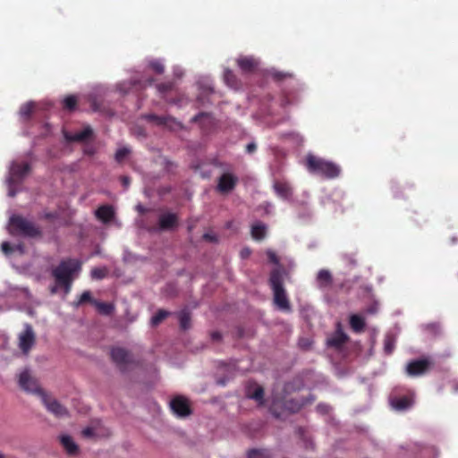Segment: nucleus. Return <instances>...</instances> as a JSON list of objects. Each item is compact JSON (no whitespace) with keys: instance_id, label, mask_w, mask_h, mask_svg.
I'll return each mask as SVG.
<instances>
[{"instance_id":"1","label":"nucleus","mask_w":458,"mask_h":458,"mask_svg":"<svg viewBox=\"0 0 458 458\" xmlns=\"http://www.w3.org/2000/svg\"><path fill=\"white\" fill-rule=\"evenodd\" d=\"M306 167L310 173L326 179H335L341 174V167L337 164L311 154L306 157Z\"/></svg>"},{"instance_id":"2","label":"nucleus","mask_w":458,"mask_h":458,"mask_svg":"<svg viewBox=\"0 0 458 458\" xmlns=\"http://www.w3.org/2000/svg\"><path fill=\"white\" fill-rule=\"evenodd\" d=\"M9 230L13 235L26 238H39L42 231L39 226L20 215H13L9 219Z\"/></svg>"},{"instance_id":"3","label":"nucleus","mask_w":458,"mask_h":458,"mask_svg":"<svg viewBox=\"0 0 458 458\" xmlns=\"http://www.w3.org/2000/svg\"><path fill=\"white\" fill-rule=\"evenodd\" d=\"M81 269V262L75 259H66L55 268L52 269V276L55 284L65 283L66 281H74L75 277Z\"/></svg>"},{"instance_id":"4","label":"nucleus","mask_w":458,"mask_h":458,"mask_svg":"<svg viewBox=\"0 0 458 458\" xmlns=\"http://www.w3.org/2000/svg\"><path fill=\"white\" fill-rule=\"evenodd\" d=\"M283 274L280 269H273L270 273L269 284L274 293V301L281 310H290V303L283 284Z\"/></svg>"},{"instance_id":"5","label":"nucleus","mask_w":458,"mask_h":458,"mask_svg":"<svg viewBox=\"0 0 458 458\" xmlns=\"http://www.w3.org/2000/svg\"><path fill=\"white\" fill-rule=\"evenodd\" d=\"M433 365L434 361L429 356H423L408 362L405 372L408 376L412 377H421L428 373Z\"/></svg>"},{"instance_id":"6","label":"nucleus","mask_w":458,"mask_h":458,"mask_svg":"<svg viewBox=\"0 0 458 458\" xmlns=\"http://www.w3.org/2000/svg\"><path fill=\"white\" fill-rule=\"evenodd\" d=\"M173 413L178 418H185L192 413L190 401L183 395H175L169 403Z\"/></svg>"},{"instance_id":"7","label":"nucleus","mask_w":458,"mask_h":458,"mask_svg":"<svg viewBox=\"0 0 458 458\" xmlns=\"http://www.w3.org/2000/svg\"><path fill=\"white\" fill-rule=\"evenodd\" d=\"M110 355L112 360L123 372L126 371L129 366L134 362L131 353L122 347H113Z\"/></svg>"},{"instance_id":"8","label":"nucleus","mask_w":458,"mask_h":458,"mask_svg":"<svg viewBox=\"0 0 458 458\" xmlns=\"http://www.w3.org/2000/svg\"><path fill=\"white\" fill-rule=\"evenodd\" d=\"M18 383L20 387L28 393L35 394L39 396L45 393L39 386L38 380L30 375L28 369L20 373Z\"/></svg>"},{"instance_id":"9","label":"nucleus","mask_w":458,"mask_h":458,"mask_svg":"<svg viewBox=\"0 0 458 458\" xmlns=\"http://www.w3.org/2000/svg\"><path fill=\"white\" fill-rule=\"evenodd\" d=\"M41 401L47 410L57 418H63L68 415L67 409L62 405L56 399L49 396L47 394H42Z\"/></svg>"},{"instance_id":"10","label":"nucleus","mask_w":458,"mask_h":458,"mask_svg":"<svg viewBox=\"0 0 458 458\" xmlns=\"http://www.w3.org/2000/svg\"><path fill=\"white\" fill-rule=\"evenodd\" d=\"M145 120L156 125L165 127L169 130H175L181 127V123L170 115H157L148 114L143 116Z\"/></svg>"},{"instance_id":"11","label":"nucleus","mask_w":458,"mask_h":458,"mask_svg":"<svg viewBox=\"0 0 458 458\" xmlns=\"http://www.w3.org/2000/svg\"><path fill=\"white\" fill-rule=\"evenodd\" d=\"M30 171V165L29 163H13L10 169L9 183L12 185L14 182H20L22 181L24 176Z\"/></svg>"},{"instance_id":"12","label":"nucleus","mask_w":458,"mask_h":458,"mask_svg":"<svg viewBox=\"0 0 458 458\" xmlns=\"http://www.w3.org/2000/svg\"><path fill=\"white\" fill-rule=\"evenodd\" d=\"M35 341V334L31 327L28 326L19 336V347L24 354H28Z\"/></svg>"},{"instance_id":"13","label":"nucleus","mask_w":458,"mask_h":458,"mask_svg":"<svg viewBox=\"0 0 458 458\" xmlns=\"http://www.w3.org/2000/svg\"><path fill=\"white\" fill-rule=\"evenodd\" d=\"M238 182V178L230 173L223 174L217 183V191L221 193H228L232 191Z\"/></svg>"},{"instance_id":"14","label":"nucleus","mask_w":458,"mask_h":458,"mask_svg":"<svg viewBox=\"0 0 458 458\" xmlns=\"http://www.w3.org/2000/svg\"><path fill=\"white\" fill-rule=\"evenodd\" d=\"M179 218L174 213H165L159 216L158 226L162 231L174 230L178 226Z\"/></svg>"},{"instance_id":"15","label":"nucleus","mask_w":458,"mask_h":458,"mask_svg":"<svg viewBox=\"0 0 458 458\" xmlns=\"http://www.w3.org/2000/svg\"><path fill=\"white\" fill-rule=\"evenodd\" d=\"M93 131L89 126L85 127L81 131L69 133L64 131V137L67 142H83L92 137Z\"/></svg>"},{"instance_id":"16","label":"nucleus","mask_w":458,"mask_h":458,"mask_svg":"<svg viewBox=\"0 0 458 458\" xmlns=\"http://www.w3.org/2000/svg\"><path fill=\"white\" fill-rule=\"evenodd\" d=\"M348 339V335L341 329V325L338 323V327L335 334L327 340V344L335 349H341Z\"/></svg>"},{"instance_id":"17","label":"nucleus","mask_w":458,"mask_h":458,"mask_svg":"<svg viewBox=\"0 0 458 458\" xmlns=\"http://www.w3.org/2000/svg\"><path fill=\"white\" fill-rule=\"evenodd\" d=\"M315 400L314 396L310 395V400H305L303 398L300 400L296 399H289L284 400L283 402V406L285 410L289 411L290 412H297L299 411L306 403H312Z\"/></svg>"},{"instance_id":"18","label":"nucleus","mask_w":458,"mask_h":458,"mask_svg":"<svg viewBox=\"0 0 458 458\" xmlns=\"http://www.w3.org/2000/svg\"><path fill=\"white\" fill-rule=\"evenodd\" d=\"M59 439L62 446L64 447L68 455L74 456L79 454V446L73 441L72 437H70L69 435H61L59 437Z\"/></svg>"},{"instance_id":"19","label":"nucleus","mask_w":458,"mask_h":458,"mask_svg":"<svg viewBox=\"0 0 458 458\" xmlns=\"http://www.w3.org/2000/svg\"><path fill=\"white\" fill-rule=\"evenodd\" d=\"M98 219L102 221L104 224L111 222L114 217V210L110 205L100 206L95 212Z\"/></svg>"},{"instance_id":"20","label":"nucleus","mask_w":458,"mask_h":458,"mask_svg":"<svg viewBox=\"0 0 458 458\" xmlns=\"http://www.w3.org/2000/svg\"><path fill=\"white\" fill-rule=\"evenodd\" d=\"M413 404V399L411 396L403 395L395 397L391 400L392 407L396 411H406L410 409Z\"/></svg>"},{"instance_id":"21","label":"nucleus","mask_w":458,"mask_h":458,"mask_svg":"<svg viewBox=\"0 0 458 458\" xmlns=\"http://www.w3.org/2000/svg\"><path fill=\"white\" fill-rule=\"evenodd\" d=\"M237 64L243 72L250 73L257 69L259 62L251 56H242L237 59Z\"/></svg>"},{"instance_id":"22","label":"nucleus","mask_w":458,"mask_h":458,"mask_svg":"<svg viewBox=\"0 0 458 458\" xmlns=\"http://www.w3.org/2000/svg\"><path fill=\"white\" fill-rule=\"evenodd\" d=\"M317 283L321 289L330 287L333 284V276L330 271L320 269L317 275Z\"/></svg>"},{"instance_id":"23","label":"nucleus","mask_w":458,"mask_h":458,"mask_svg":"<svg viewBox=\"0 0 458 458\" xmlns=\"http://www.w3.org/2000/svg\"><path fill=\"white\" fill-rule=\"evenodd\" d=\"M276 193L283 198L289 199L292 196V188L288 182L277 181L274 183Z\"/></svg>"},{"instance_id":"24","label":"nucleus","mask_w":458,"mask_h":458,"mask_svg":"<svg viewBox=\"0 0 458 458\" xmlns=\"http://www.w3.org/2000/svg\"><path fill=\"white\" fill-rule=\"evenodd\" d=\"M365 319L361 316L353 314L350 317V327L353 332H363L365 329Z\"/></svg>"},{"instance_id":"25","label":"nucleus","mask_w":458,"mask_h":458,"mask_svg":"<svg viewBox=\"0 0 458 458\" xmlns=\"http://www.w3.org/2000/svg\"><path fill=\"white\" fill-rule=\"evenodd\" d=\"M93 305L96 307L99 314L109 316L114 310V305L108 302H102L99 301H93Z\"/></svg>"},{"instance_id":"26","label":"nucleus","mask_w":458,"mask_h":458,"mask_svg":"<svg viewBox=\"0 0 458 458\" xmlns=\"http://www.w3.org/2000/svg\"><path fill=\"white\" fill-rule=\"evenodd\" d=\"M267 226L262 223L254 224L251 226V236L253 239L260 241L266 236Z\"/></svg>"},{"instance_id":"27","label":"nucleus","mask_w":458,"mask_h":458,"mask_svg":"<svg viewBox=\"0 0 458 458\" xmlns=\"http://www.w3.org/2000/svg\"><path fill=\"white\" fill-rule=\"evenodd\" d=\"M247 396L250 399H254L259 402V404H263L264 401V389L260 386H255L254 391H251L250 388L247 391Z\"/></svg>"},{"instance_id":"28","label":"nucleus","mask_w":458,"mask_h":458,"mask_svg":"<svg viewBox=\"0 0 458 458\" xmlns=\"http://www.w3.org/2000/svg\"><path fill=\"white\" fill-rule=\"evenodd\" d=\"M35 110V104L33 102H28L21 106L20 109V114L24 120H29Z\"/></svg>"},{"instance_id":"29","label":"nucleus","mask_w":458,"mask_h":458,"mask_svg":"<svg viewBox=\"0 0 458 458\" xmlns=\"http://www.w3.org/2000/svg\"><path fill=\"white\" fill-rule=\"evenodd\" d=\"M180 327L182 329L186 330L191 326V314L187 310H182L179 313Z\"/></svg>"},{"instance_id":"30","label":"nucleus","mask_w":458,"mask_h":458,"mask_svg":"<svg viewBox=\"0 0 458 458\" xmlns=\"http://www.w3.org/2000/svg\"><path fill=\"white\" fill-rule=\"evenodd\" d=\"M93 301L95 300L92 299L91 293L89 291H85L81 293V295L79 297L77 301H74L72 302V306L74 308H79L80 306L86 302H90L93 304Z\"/></svg>"},{"instance_id":"31","label":"nucleus","mask_w":458,"mask_h":458,"mask_svg":"<svg viewBox=\"0 0 458 458\" xmlns=\"http://www.w3.org/2000/svg\"><path fill=\"white\" fill-rule=\"evenodd\" d=\"M170 312L165 310H158L151 318L152 326H158L164 319L169 316Z\"/></svg>"},{"instance_id":"32","label":"nucleus","mask_w":458,"mask_h":458,"mask_svg":"<svg viewBox=\"0 0 458 458\" xmlns=\"http://www.w3.org/2000/svg\"><path fill=\"white\" fill-rule=\"evenodd\" d=\"M224 79L226 84L232 88H236L238 81L235 74L229 69H226L224 72Z\"/></svg>"},{"instance_id":"33","label":"nucleus","mask_w":458,"mask_h":458,"mask_svg":"<svg viewBox=\"0 0 458 458\" xmlns=\"http://www.w3.org/2000/svg\"><path fill=\"white\" fill-rule=\"evenodd\" d=\"M395 346V339L392 335H386L384 339V351L386 354L389 355L391 354Z\"/></svg>"},{"instance_id":"34","label":"nucleus","mask_w":458,"mask_h":458,"mask_svg":"<svg viewBox=\"0 0 458 458\" xmlns=\"http://www.w3.org/2000/svg\"><path fill=\"white\" fill-rule=\"evenodd\" d=\"M247 458H271V455L267 450L252 449L248 452Z\"/></svg>"},{"instance_id":"35","label":"nucleus","mask_w":458,"mask_h":458,"mask_svg":"<svg viewBox=\"0 0 458 458\" xmlns=\"http://www.w3.org/2000/svg\"><path fill=\"white\" fill-rule=\"evenodd\" d=\"M77 103H78L77 98L73 95H69L64 98V99L63 101V106L64 109L72 111L75 109Z\"/></svg>"},{"instance_id":"36","label":"nucleus","mask_w":458,"mask_h":458,"mask_svg":"<svg viewBox=\"0 0 458 458\" xmlns=\"http://www.w3.org/2000/svg\"><path fill=\"white\" fill-rule=\"evenodd\" d=\"M270 75L272 79L275 80L276 81H283L284 80L291 79L293 77V73L281 71H272L270 72Z\"/></svg>"},{"instance_id":"37","label":"nucleus","mask_w":458,"mask_h":458,"mask_svg":"<svg viewBox=\"0 0 458 458\" xmlns=\"http://www.w3.org/2000/svg\"><path fill=\"white\" fill-rule=\"evenodd\" d=\"M108 274V271L106 267H94L90 271V276L92 279L101 280L105 278Z\"/></svg>"},{"instance_id":"38","label":"nucleus","mask_w":458,"mask_h":458,"mask_svg":"<svg viewBox=\"0 0 458 458\" xmlns=\"http://www.w3.org/2000/svg\"><path fill=\"white\" fill-rule=\"evenodd\" d=\"M174 87V83L172 81L163 82L157 85V89L161 94H165L173 90Z\"/></svg>"},{"instance_id":"39","label":"nucleus","mask_w":458,"mask_h":458,"mask_svg":"<svg viewBox=\"0 0 458 458\" xmlns=\"http://www.w3.org/2000/svg\"><path fill=\"white\" fill-rule=\"evenodd\" d=\"M130 149L127 148H121L115 152V160L118 163L123 161V159L129 155Z\"/></svg>"},{"instance_id":"40","label":"nucleus","mask_w":458,"mask_h":458,"mask_svg":"<svg viewBox=\"0 0 458 458\" xmlns=\"http://www.w3.org/2000/svg\"><path fill=\"white\" fill-rule=\"evenodd\" d=\"M150 67L153 69V71H155L158 74L163 73L165 71L164 65L158 61L151 62Z\"/></svg>"},{"instance_id":"41","label":"nucleus","mask_w":458,"mask_h":458,"mask_svg":"<svg viewBox=\"0 0 458 458\" xmlns=\"http://www.w3.org/2000/svg\"><path fill=\"white\" fill-rule=\"evenodd\" d=\"M1 248L3 252L6 255L13 252V247L8 242H4L1 245Z\"/></svg>"},{"instance_id":"42","label":"nucleus","mask_w":458,"mask_h":458,"mask_svg":"<svg viewBox=\"0 0 458 458\" xmlns=\"http://www.w3.org/2000/svg\"><path fill=\"white\" fill-rule=\"evenodd\" d=\"M73 281H66L65 283L56 284L58 286L64 289L65 294L69 293L72 289Z\"/></svg>"},{"instance_id":"43","label":"nucleus","mask_w":458,"mask_h":458,"mask_svg":"<svg viewBox=\"0 0 458 458\" xmlns=\"http://www.w3.org/2000/svg\"><path fill=\"white\" fill-rule=\"evenodd\" d=\"M81 434L86 438H91L95 436L94 428L91 427H87L82 430Z\"/></svg>"},{"instance_id":"44","label":"nucleus","mask_w":458,"mask_h":458,"mask_svg":"<svg viewBox=\"0 0 458 458\" xmlns=\"http://www.w3.org/2000/svg\"><path fill=\"white\" fill-rule=\"evenodd\" d=\"M267 255L270 262L274 264H277L279 262V259L274 251L268 250Z\"/></svg>"},{"instance_id":"45","label":"nucleus","mask_w":458,"mask_h":458,"mask_svg":"<svg viewBox=\"0 0 458 458\" xmlns=\"http://www.w3.org/2000/svg\"><path fill=\"white\" fill-rule=\"evenodd\" d=\"M317 410H318V411H319L320 413L326 414V413H327V412L329 411L330 407H329L327 404L319 403V404L317 406Z\"/></svg>"},{"instance_id":"46","label":"nucleus","mask_w":458,"mask_h":458,"mask_svg":"<svg viewBox=\"0 0 458 458\" xmlns=\"http://www.w3.org/2000/svg\"><path fill=\"white\" fill-rule=\"evenodd\" d=\"M256 149H257V145L254 142H250V143L247 144V146H246V152L248 154L254 153L256 151Z\"/></svg>"},{"instance_id":"47","label":"nucleus","mask_w":458,"mask_h":458,"mask_svg":"<svg viewBox=\"0 0 458 458\" xmlns=\"http://www.w3.org/2000/svg\"><path fill=\"white\" fill-rule=\"evenodd\" d=\"M278 404V402L277 401H274L273 403L271 404L269 410L271 411V413L275 416V417H279L280 414L276 411V406Z\"/></svg>"},{"instance_id":"48","label":"nucleus","mask_w":458,"mask_h":458,"mask_svg":"<svg viewBox=\"0 0 458 458\" xmlns=\"http://www.w3.org/2000/svg\"><path fill=\"white\" fill-rule=\"evenodd\" d=\"M211 338L213 341H220L222 338V335L218 331H215L211 333Z\"/></svg>"},{"instance_id":"49","label":"nucleus","mask_w":458,"mask_h":458,"mask_svg":"<svg viewBox=\"0 0 458 458\" xmlns=\"http://www.w3.org/2000/svg\"><path fill=\"white\" fill-rule=\"evenodd\" d=\"M121 182L123 184L124 187H128L130 182H131V180L128 176H122L121 177Z\"/></svg>"},{"instance_id":"50","label":"nucleus","mask_w":458,"mask_h":458,"mask_svg":"<svg viewBox=\"0 0 458 458\" xmlns=\"http://www.w3.org/2000/svg\"><path fill=\"white\" fill-rule=\"evenodd\" d=\"M203 238H204L205 240H208V241H210V242H213V241L215 240V237H214V236H212V235H210L209 233H205V234L203 235Z\"/></svg>"},{"instance_id":"51","label":"nucleus","mask_w":458,"mask_h":458,"mask_svg":"<svg viewBox=\"0 0 458 458\" xmlns=\"http://www.w3.org/2000/svg\"><path fill=\"white\" fill-rule=\"evenodd\" d=\"M204 115H205V114H204V113H199V114H198L197 115H195V116L193 117L192 121L197 122V121H199V118H200V117H202V116H204Z\"/></svg>"},{"instance_id":"52","label":"nucleus","mask_w":458,"mask_h":458,"mask_svg":"<svg viewBox=\"0 0 458 458\" xmlns=\"http://www.w3.org/2000/svg\"><path fill=\"white\" fill-rule=\"evenodd\" d=\"M55 217V214H53V213H47V214L45 215V218H46V219H54Z\"/></svg>"},{"instance_id":"53","label":"nucleus","mask_w":458,"mask_h":458,"mask_svg":"<svg viewBox=\"0 0 458 458\" xmlns=\"http://www.w3.org/2000/svg\"><path fill=\"white\" fill-rule=\"evenodd\" d=\"M58 287L59 286L55 284V285L51 288V293L55 294L57 292Z\"/></svg>"},{"instance_id":"54","label":"nucleus","mask_w":458,"mask_h":458,"mask_svg":"<svg viewBox=\"0 0 458 458\" xmlns=\"http://www.w3.org/2000/svg\"><path fill=\"white\" fill-rule=\"evenodd\" d=\"M138 210H139L140 213H144V212H145V208H144L142 206H138Z\"/></svg>"},{"instance_id":"55","label":"nucleus","mask_w":458,"mask_h":458,"mask_svg":"<svg viewBox=\"0 0 458 458\" xmlns=\"http://www.w3.org/2000/svg\"><path fill=\"white\" fill-rule=\"evenodd\" d=\"M9 196H11V197H14V196H15V191H13L12 189H10V191H9Z\"/></svg>"},{"instance_id":"56","label":"nucleus","mask_w":458,"mask_h":458,"mask_svg":"<svg viewBox=\"0 0 458 458\" xmlns=\"http://www.w3.org/2000/svg\"><path fill=\"white\" fill-rule=\"evenodd\" d=\"M453 386H454V388L455 392H457L458 391V383L454 382Z\"/></svg>"},{"instance_id":"57","label":"nucleus","mask_w":458,"mask_h":458,"mask_svg":"<svg viewBox=\"0 0 458 458\" xmlns=\"http://www.w3.org/2000/svg\"><path fill=\"white\" fill-rule=\"evenodd\" d=\"M248 254H250V251H249V250H247L246 252H243V251L242 252V256H244V255H248Z\"/></svg>"},{"instance_id":"58","label":"nucleus","mask_w":458,"mask_h":458,"mask_svg":"<svg viewBox=\"0 0 458 458\" xmlns=\"http://www.w3.org/2000/svg\"><path fill=\"white\" fill-rule=\"evenodd\" d=\"M248 254H250V251H249V250H247L246 252H243V251L242 252V256H244V255H248Z\"/></svg>"},{"instance_id":"59","label":"nucleus","mask_w":458,"mask_h":458,"mask_svg":"<svg viewBox=\"0 0 458 458\" xmlns=\"http://www.w3.org/2000/svg\"><path fill=\"white\" fill-rule=\"evenodd\" d=\"M248 254H250V251H249V250H247L246 252H243V251L242 252V256H244V255H248Z\"/></svg>"},{"instance_id":"60","label":"nucleus","mask_w":458,"mask_h":458,"mask_svg":"<svg viewBox=\"0 0 458 458\" xmlns=\"http://www.w3.org/2000/svg\"><path fill=\"white\" fill-rule=\"evenodd\" d=\"M153 81H154V80L150 79L148 82H149V84H151Z\"/></svg>"},{"instance_id":"61","label":"nucleus","mask_w":458,"mask_h":458,"mask_svg":"<svg viewBox=\"0 0 458 458\" xmlns=\"http://www.w3.org/2000/svg\"><path fill=\"white\" fill-rule=\"evenodd\" d=\"M0 458H4V455L0 453Z\"/></svg>"}]
</instances>
